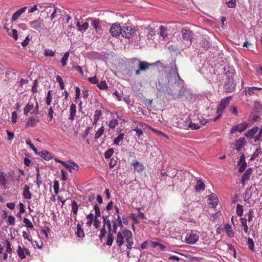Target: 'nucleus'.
Wrapping results in <instances>:
<instances>
[{"instance_id": "obj_24", "label": "nucleus", "mask_w": 262, "mask_h": 262, "mask_svg": "<svg viewBox=\"0 0 262 262\" xmlns=\"http://www.w3.org/2000/svg\"><path fill=\"white\" fill-rule=\"evenodd\" d=\"M205 184L203 181L200 180H198L196 181V184L195 186V189L196 191L203 190L205 189Z\"/></svg>"}, {"instance_id": "obj_47", "label": "nucleus", "mask_w": 262, "mask_h": 262, "mask_svg": "<svg viewBox=\"0 0 262 262\" xmlns=\"http://www.w3.org/2000/svg\"><path fill=\"white\" fill-rule=\"evenodd\" d=\"M118 124V121L117 119H113L109 122L108 126L110 128L114 129Z\"/></svg>"}, {"instance_id": "obj_57", "label": "nucleus", "mask_w": 262, "mask_h": 262, "mask_svg": "<svg viewBox=\"0 0 262 262\" xmlns=\"http://www.w3.org/2000/svg\"><path fill=\"white\" fill-rule=\"evenodd\" d=\"M117 157H116V158H113L111 159L109 163V166L110 168H113L117 164Z\"/></svg>"}, {"instance_id": "obj_33", "label": "nucleus", "mask_w": 262, "mask_h": 262, "mask_svg": "<svg viewBox=\"0 0 262 262\" xmlns=\"http://www.w3.org/2000/svg\"><path fill=\"white\" fill-rule=\"evenodd\" d=\"M36 171H37V174H36V184L37 185L38 187L39 188L40 185L42 184V180H41V178L40 176L39 170L38 167L36 168Z\"/></svg>"}, {"instance_id": "obj_20", "label": "nucleus", "mask_w": 262, "mask_h": 262, "mask_svg": "<svg viewBox=\"0 0 262 262\" xmlns=\"http://www.w3.org/2000/svg\"><path fill=\"white\" fill-rule=\"evenodd\" d=\"M65 167L67 168L70 172L72 171V169L77 171L79 168L77 164L72 161H70L68 164L67 163Z\"/></svg>"}, {"instance_id": "obj_25", "label": "nucleus", "mask_w": 262, "mask_h": 262, "mask_svg": "<svg viewBox=\"0 0 262 262\" xmlns=\"http://www.w3.org/2000/svg\"><path fill=\"white\" fill-rule=\"evenodd\" d=\"M76 235L78 237L81 238H83L85 235L84 231L82 229V226L79 223L77 224Z\"/></svg>"}, {"instance_id": "obj_5", "label": "nucleus", "mask_w": 262, "mask_h": 262, "mask_svg": "<svg viewBox=\"0 0 262 262\" xmlns=\"http://www.w3.org/2000/svg\"><path fill=\"white\" fill-rule=\"evenodd\" d=\"M181 33L183 39L185 41H188L190 45L194 38V34L192 31L187 28H184L182 29Z\"/></svg>"}, {"instance_id": "obj_6", "label": "nucleus", "mask_w": 262, "mask_h": 262, "mask_svg": "<svg viewBox=\"0 0 262 262\" xmlns=\"http://www.w3.org/2000/svg\"><path fill=\"white\" fill-rule=\"evenodd\" d=\"M124 236L127 243L126 247L128 249H131L134 244L132 232L128 229L123 230Z\"/></svg>"}, {"instance_id": "obj_54", "label": "nucleus", "mask_w": 262, "mask_h": 262, "mask_svg": "<svg viewBox=\"0 0 262 262\" xmlns=\"http://www.w3.org/2000/svg\"><path fill=\"white\" fill-rule=\"evenodd\" d=\"M52 100V96H51V91H49L48 92L47 96L46 98V104L48 105H50L51 103Z\"/></svg>"}, {"instance_id": "obj_23", "label": "nucleus", "mask_w": 262, "mask_h": 262, "mask_svg": "<svg viewBox=\"0 0 262 262\" xmlns=\"http://www.w3.org/2000/svg\"><path fill=\"white\" fill-rule=\"evenodd\" d=\"M39 119H36L33 117L30 118L26 124V126L34 127L39 122Z\"/></svg>"}, {"instance_id": "obj_12", "label": "nucleus", "mask_w": 262, "mask_h": 262, "mask_svg": "<svg viewBox=\"0 0 262 262\" xmlns=\"http://www.w3.org/2000/svg\"><path fill=\"white\" fill-rule=\"evenodd\" d=\"M218 199L215 194L212 193L210 194L209 198L208 199V203L210 207L215 208L217 205Z\"/></svg>"}, {"instance_id": "obj_4", "label": "nucleus", "mask_w": 262, "mask_h": 262, "mask_svg": "<svg viewBox=\"0 0 262 262\" xmlns=\"http://www.w3.org/2000/svg\"><path fill=\"white\" fill-rule=\"evenodd\" d=\"M226 80L225 82V89L228 93L233 92L235 88L236 83L234 81L233 76L226 73Z\"/></svg>"}, {"instance_id": "obj_10", "label": "nucleus", "mask_w": 262, "mask_h": 262, "mask_svg": "<svg viewBox=\"0 0 262 262\" xmlns=\"http://www.w3.org/2000/svg\"><path fill=\"white\" fill-rule=\"evenodd\" d=\"M231 99L232 96L227 97L222 99L217 108L216 113H223L226 107L229 104Z\"/></svg>"}, {"instance_id": "obj_49", "label": "nucleus", "mask_w": 262, "mask_h": 262, "mask_svg": "<svg viewBox=\"0 0 262 262\" xmlns=\"http://www.w3.org/2000/svg\"><path fill=\"white\" fill-rule=\"evenodd\" d=\"M38 86V81L36 79L33 82V86L31 89V91L33 94L36 93L37 92V88Z\"/></svg>"}, {"instance_id": "obj_61", "label": "nucleus", "mask_w": 262, "mask_h": 262, "mask_svg": "<svg viewBox=\"0 0 262 262\" xmlns=\"http://www.w3.org/2000/svg\"><path fill=\"white\" fill-rule=\"evenodd\" d=\"M106 230L104 225H103V227L101 229L100 233L99 235V237L100 239H102L105 236Z\"/></svg>"}, {"instance_id": "obj_36", "label": "nucleus", "mask_w": 262, "mask_h": 262, "mask_svg": "<svg viewBox=\"0 0 262 262\" xmlns=\"http://www.w3.org/2000/svg\"><path fill=\"white\" fill-rule=\"evenodd\" d=\"M55 51L49 49H46L44 50V55L45 56L53 57L55 55Z\"/></svg>"}, {"instance_id": "obj_14", "label": "nucleus", "mask_w": 262, "mask_h": 262, "mask_svg": "<svg viewBox=\"0 0 262 262\" xmlns=\"http://www.w3.org/2000/svg\"><path fill=\"white\" fill-rule=\"evenodd\" d=\"M262 90L261 88L252 86V87H246L245 89V93L246 95H252L255 94L256 91H260Z\"/></svg>"}, {"instance_id": "obj_16", "label": "nucleus", "mask_w": 262, "mask_h": 262, "mask_svg": "<svg viewBox=\"0 0 262 262\" xmlns=\"http://www.w3.org/2000/svg\"><path fill=\"white\" fill-rule=\"evenodd\" d=\"M246 143L245 139L244 138H240L235 142V148L237 151H241Z\"/></svg>"}, {"instance_id": "obj_43", "label": "nucleus", "mask_w": 262, "mask_h": 262, "mask_svg": "<svg viewBox=\"0 0 262 262\" xmlns=\"http://www.w3.org/2000/svg\"><path fill=\"white\" fill-rule=\"evenodd\" d=\"M243 206L238 204L236 206V214L239 216H242L243 213Z\"/></svg>"}, {"instance_id": "obj_42", "label": "nucleus", "mask_w": 262, "mask_h": 262, "mask_svg": "<svg viewBox=\"0 0 262 262\" xmlns=\"http://www.w3.org/2000/svg\"><path fill=\"white\" fill-rule=\"evenodd\" d=\"M181 258L177 256H169L167 258V262H179Z\"/></svg>"}, {"instance_id": "obj_31", "label": "nucleus", "mask_w": 262, "mask_h": 262, "mask_svg": "<svg viewBox=\"0 0 262 262\" xmlns=\"http://www.w3.org/2000/svg\"><path fill=\"white\" fill-rule=\"evenodd\" d=\"M114 239V237L113 233H111V232H110L107 235V241H106V244L107 246H111L113 243Z\"/></svg>"}, {"instance_id": "obj_51", "label": "nucleus", "mask_w": 262, "mask_h": 262, "mask_svg": "<svg viewBox=\"0 0 262 262\" xmlns=\"http://www.w3.org/2000/svg\"><path fill=\"white\" fill-rule=\"evenodd\" d=\"M247 245H248L249 249L250 250H251V251H253L254 244L253 239L251 238L248 237Z\"/></svg>"}, {"instance_id": "obj_45", "label": "nucleus", "mask_w": 262, "mask_h": 262, "mask_svg": "<svg viewBox=\"0 0 262 262\" xmlns=\"http://www.w3.org/2000/svg\"><path fill=\"white\" fill-rule=\"evenodd\" d=\"M8 33L9 35L13 37L15 40L18 39L17 31L16 29H13Z\"/></svg>"}, {"instance_id": "obj_7", "label": "nucleus", "mask_w": 262, "mask_h": 262, "mask_svg": "<svg viewBox=\"0 0 262 262\" xmlns=\"http://www.w3.org/2000/svg\"><path fill=\"white\" fill-rule=\"evenodd\" d=\"M199 238V235L196 232L191 231L187 234L185 241L189 244H195Z\"/></svg>"}, {"instance_id": "obj_62", "label": "nucleus", "mask_w": 262, "mask_h": 262, "mask_svg": "<svg viewBox=\"0 0 262 262\" xmlns=\"http://www.w3.org/2000/svg\"><path fill=\"white\" fill-rule=\"evenodd\" d=\"M260 151L261 150L260 148H257L252 156L251 158H250V160L252 161L254 160L256 157H257L260 153Z\"/></svg>"}, {"instance_id": "obj_38", "label": "nucleus", "mask_w": 262, "mask_h": 262, "mask_svg": "<svg viewBox=\"0 0 262 262\" xmlns=\"http://www.w3.org/2000/svg\"><path fill=\"white\" fill-rule=\"evenodd\" d=\"M23 222L25 224V226L30 229H34V226L32 222L27 218L24 217L23 219Z\"/></svg>"}, {"instance_id": "obj_32", "label": "nucleus", "mask_w": 262, "mask_h": 262, "mask_svg": "<svg viewBox=\"0 0 262 262\" xmlns=\"http://www.w3.org/2000/svg\"><path fill=\"white\" fill-rule=\"evenodd\" d=\"M17 253V254L19 256V257L21 259H23L26 258V255L25 254V249L21 248L20 246H18Z\"/></svg>"}, {"instance_id": "obj_13", "label": "nucleus", "mask_w": 262, "mask_h": 262, "mask_svg": "<svg viewBox=\"0 0 262 262\" xmlns=\"http://www.w3.org/2000/svg\"><path fill=\"white\" fill-rule=\"evenodd\" d=\"M252 172V168H248L245 173L243 174L242 179H241V183L243 186H244L245 184V182L246 181H248L250 177V176Z\"/></svg>"}, {"instance_id": "obj_15", "label": "nucleus", "mask_w": 262, "mask_h": 262, "mask_svg": "<svg viewBox=\"0 0 262 262\" xmlns=\"http://www.w3.org/2000/svg\"><path fill=\"white\" fill-rule=\"evenodd\" d=\"M27 9V7H24L18 9L17 11H16L13 15L12 17V20L13 21H16L19 17L21 15V14L24 13L26 9Z\"/></svg>"}, {"instance_id": "obj_17", "label": "nucleus", "mask_w": 262, "mask_h": 262, "mask_svg": "<svg viewBox=\"0 0 262 262\" xmlns=\"http://www.w3.org/2000/svg\"><path fill=\"white\" fill-rule=\"evenodd\" d=\"M37 155L40 156L42 158L46 160H49L53 157L52 154L47 150H43L38 152Z\"/></svg>"}, {"instance_id": "obj_58", "label": "nucleus", "mask_w": 262, "mask_h": 262, "mask_svg": "<svg viewBox=\"0 0 262 262\" xmlns=\"http://www.w3.org/2000/svg\"><path fill=\"white\" fill-rule=\"evenodd\" d=\"M59 187V186L58 182L57 181H54V184H53V189H54V192L56 194H57L58 193Z\"/></svg>"}, {"instance_id": "obj_18", "label": "nucleus", "mask_w": 262, "mask_h": 262, "mask_svg": "<svg viewBox=\"0 0 262 262\" xmlns=\"http://www.w3.org/2000/svg\"><path fill=\"white\" fill-rule=\"evenodd\" d=\"M124 237L125 236H124L123 230L122 232H119L117 233L116 243L119 247H120L124 244Z\"/></svg>"}, {"instance_id": "obj_22", "label": "nucleus", "mask_w": 262, "mask_h": 262, "mask_svg": "<svg viewBox=\"0 0 262 262\" xmlns=\"http://www.w3.org/2000/svg\"><path fill=\"white\" fill-rule=\"evenodd\" d=\"M29 189V186L27 185H26L23 190V196L26 199H30L31 198L32 194L30 192Z\"/></svg>"}, {"instance_id": "obj_27", "label": "nucleus", "mask_w": 262, "mask_h": 262, "mask_svg": "<svg viewBox=\"0 0 262 262\" xmlns=\"http://www.w3.org/2000/svg\"><path fill=\"white\" fill-rule=\"evenodd\" d=\"M125 135L124 133L120 134L114 140L113 144L115 145H119V143L122 141L124 139Z\"/></svg>"}, {"instance_id": "obj_60", "label": "nucleus", "mask_w": 262, "mask_h": 262, "mask_svg": "<svg viewBox=\"0 0 262 262\" xmlns=\"http://www.w3.org/2000/svg\"><path fill=\"white\" fill-rule=\"evenodd\" d=\"M26 143L28 144L30 147L35 152V153L37 155L38 153L37 150L34 145L31 143L30 140H27Z\"/></svg>"}, {"instance_id": "obj_44", "label": "nucleus", "mask_w": 262, "mask_h": 262, "mask_svg": "<svg viewBox=\"0 0 262 262\" xmlns=\"http://www.w3.org/2000/svg\"><path fill=\"white\" fill-rule=\"evenodd\" d=\"M78 209V207L77 202L75 201H73L72 203V209L74 214L77 215Z\"/></svg>"}, {"instance_id": "obj_9", "label": "nucleus", "mask_w": 262, "mask_h": 262, "mask_svg": "<svg viewBox=\"0 0 262 262\" xmlns=\"http://www.w3.org/2000/svg\"><path fill=\"white\" fill-rule=\"evenodd\" d=\"M88 21H91L92 26L95 29V31L98 33L102 30V21H100L99 19L89 17L86 19Z\"/></svg>"}, {"instance_id": "obj_52", "label": "nucleus", "mask_w": 262, "mask_h": 262, "mask_svg": "<svg viewBox=\"0 0 262 262\" xmlns=\"http://www.w3.org/2000/svg\"><path fill=\"white\" fill-rule=\"evenodd\" d=\"M56 80L57 82H58L59 84L60 88L61 90H63L64 89V84L62 80V78L60 76H57L56 77Z\"/></svg>"}, {"instance_id": "obj_21", "label": "nucleus", "mask_w": 262, "mask_h": 262, "mask_svg": "<svg viewBox=\"0 0 262 262\" xmlns=\"http://www.w3.org/2000/svg\"><path fill=\"white\" fill-rule=\"evenodd\" d=\"M34 106L33 103L29 100L28 103L26 104V106L24 108V115L27 116L29 112L33 108Z\"/></svg>"}, {"instance_id": "obj_63", "label": "nucleus", "mask_w": 262, "mask_h": 262, "mask_svg": "<svg viewBox=\"0 0 262 262\" xmlns=\"http://www.w3.org/2000/svg\"><path fill=\"white\" fill-rule=\"evenodd\" d=\"M246 167H247V163L246 161H244L240 165L239 169H238V172L240 173L243 172L246 169Z\"/></svg>"}, {"instance_id": "obj_30", "label": "nucleus", "mask_w": 262, "mask_h": 262, "mask_svg": "<svg viewBox=\"0 0 262 262\" xmlns=\"http://www.w3.org/2000/svg\"><path fill=\"white\" fill-rule=\"evenodd\" d=\"M69 52H66L64 53L63 57L61 59V62L63 67H65L67 64V61L69 57Z\"/></svg>"}, {"instance_id": "obj_50", "label": "nucleus", "mask_w": 262, "mask_h": 262, "mask_svg": "<svg viewBox=\"0 0 262 262\" xmlns=\"http://www.w3.org/2000/svg\"><path fill=\"white\" fill-rule=\"evenodd\" d=\"M94 209L95 210V216L94 218H98L100 216V208L97 204L94 206Z\"/></svg>"}, {"instance_id": "obj_29", "label": "nucleus", "mask_w": 262, "mask_h": 262, "mask_svg": "<svg viewBox=\"0 0 262 262\" xmlns=\"http://www.w3.org/2000/svg\"><path fill=\"white\" fill-rule=\"evenodd\" d=\"M258 127L257 126L254 127L248 131L247 136L248 137L252 138L258 132Z\"/></svg>"}, {"instance_id": "obj_28", "label": "nucleus", "mask_w": 262, "mask_h": 262, "mask_svg": "<svg viewBox=\"0 0 262 262\" xmlns=\"http://www.w3.org/2000/svg\"><path fill=\"white\" fill-rule=\"evenodd\" d=\"M237 127L238 128V132H243L244 131L248 126L249 124L246 122H242L239 124H237Z\"/></svg>"}, {"instance_id": "obj_1", "label": "nucleus", "mask_w": 262, "mask_h": 262, "mask_svg": "<svg viewBox=\"0 0 262 262\" xmlns=\"http://www.w3.org/2000/svg\"><path fill=\"white\" fill-rule=\"evenodd\" d=\"M184 81L180 77L178 69L174 64L169 71L167 76L165 77V91L171 98L174 97L179 99L184 95L186 89L184 88Z\"/></svg>"}, {"instance_id": "obj_8", "label": "nucleus", "mask_w": 262, "mask_h": 262, "mask_svg": "<svg viewBox=\"0 0 262 262\" xmlns=\"http://www.w3.org/2000/svg\"><path fill=\"white\" fill-rule=\"evenodd\" d=\"M110 32L112 36L117 37L121 33V27L119 23H116L111 26Z\"/></svg>"}, {"instance_id": "obj_53", "label": "nucleus", "mask_w": 262, "mask_h": 262, "mask_svg": "<svg viewBox=\"0 0 262 262\" xmlns=\"http://www.w3.org/2000/svg\"><path fill=\"white\" fill-rule=\"evenodd\" d=\"M23 237L25 238V239H28L29 242H32V237L30 236V231H28V232H26L25 231H24L23 232Z\"/></svg>"}, {"instance_id": "obj_39", "label": "nucleus", "mask_w": 262, "mask_h": 262, "mask_svg": "<svg viewBox=\"0 0 262 262\" xmlns=\"http://www.w3.org/2000/svg\"><path fill=\"white\" fill-rule=\"evenodd\" d=\"M225 230L226 231V233H227L228 235L230 237H233L234 235V232L233 231L231 227L228 225L225 227Z\"/></svg>"}, {"instance_id": "obj_26", "label": "nucleus", "mask_w": 262, "mask_h": 262, "mask_svg": "<svg viewBox=\"0 0 262 262\" xmlns=\"http://www.w3.org/2000/svg\"><path fill=\"white\" fill-rule=\"evenodd\" d=\"M149 246L150 247L153 248H155L158 247L160 250H164V245H163L161 244H160L157 242H152L149 241Z\"/></svg>"}, {"instance_id": "obj_3", "label": "nucleus", "mask_w": 262, "mask_h": 262, "mask_svg": "<svg viewBox=\"0 0 262 262\" xmlns=\"http://www.w3.org/2000/svg\"><path fill=\"white\" fill-rule=\"evenodd\" d=\"M134 33L135 30L129 23L125 24L123 27H121V33L120 35L125 38H130Z\"/></svg>"}, {"instance_id": "obj_64", "label": "nucleus", "mask_w": 262, "mask_h": 262, "mask_svg": "<svg viewBox=\"0 0 262 262\" xmlns=\"http://www.w3.org/2000/svg\"><path fill=\"white\" fill-rule=\"evenodd\" d=\"M8 221L10 225H14L15 224V219L13 216L10 215L8 216Z\"/></svg>"}, {"instance_id": "obj_35", "label": "nucleus", "mask_w": 262, "mask_h": 262, "mask_svg": "<svg viewBox=\"0 0 262 262\" xmlns=\"http://www.w3.org/2000/svg\"><path fill=\"white\" fill-rule=\"evenodd\" d=\"M260 118V116L259 115H250L249 116L248 121H249V123L252 124L254 122L257 121Z\"/></svg>"}, {"instance_id": "obj_59", "label": "nucleus", "mask_w": 262, "mask_h": 262, "mask_svg": "<svg viewBox=\"0 0 262 262\" xmlns=\"http://www.w3.org/2000/svg\"><path fill=\"white\" fill-rule=\"evenodd\" d=\"M54 110L52 106H51L48 110L49 120L51 121L53 119Z\"/></svg>"}, {"instance_id": "obj_48", "label": "nucleus", "mask_w": 262, "mask_h": 262, "mask_svg": "<svg viewBox=\"0 0 262 262\" xmlns=\"http://www.w3.org/2000/svg\"><path fill=\"white\" fill-rule=\"evenodd\" d=\"M114 149L113 148H109L104 153V157L105 159L110 158L113 154H114Z\"/></svg>"}, {"instance_id": "obj_46", "label": "nucleus", "mask_w": 262, "mask_h": 262, "mask_svg": "<svg viewBox=\"0 0 262 262\" xmlns=\"http://www.w3.org/2000/svg\"><path fill=\"white\" fill-rule=\"evenodd\" d=\"M97 85L100 90H104L107 89V85L105 81L98 82Z\"/></svg>"}, {"instance_id": "obj_41", "label": "nucleus", "mask_w": 262, "mask_h": 262, "mask_svg": "<svg viewBox=\"0 0 262 262\" xmlns=\"http://www.w3.org/2000/svg\"><path fill=\"white\" fill-rule=\"evenodd\" d=\"M7 181L6 179V175L4 172H0V184L5 186L6 184Z\"/></svg>"}, {"instance_id": "obj_19", "label": "nucleus", "mask_w": 262, "mask_h": 262, "mask_svg": "<svg viewBox=\"0 0 262 262\" xmlns=\"http://www.w3.org/2000/svg\"><path fill=\"white\" fill-rule=\"evenodd\" d=\"M70 117L69 119L71 121H73L76 116V106L75 104L72 103L70 105Z\"/></svg>"}, {"instance_id": "obj_34", "label": "nucleus", "mask_w": 262, "mask_h": 262, "mask_svg": "<svg viewBox=\"0 0 262 262\" xmlns=\"http://www.w3.org/2000/svg\"><path fill=\"white\" fill-rule=\"evenodd\" d=\"M254 108L257 112L260 113L262 111V104L259 101L254 102Z\"/></svg>"}, {"instance_id": "obj_2", "label": "nucleus", "mask_w": 262, "mask_h": 262, "mask_svg": "<svg viewBox=\"0 0 262 262\" xmlns=\"http://www.w3.org/2000/svg\"><path fill=\"white\" fill-rule=\"evenodd\" d=\"M29 26L34 30L37 31L39 33H42L48 29L51 28L50 25H49L48 27H46L43 23L42 19L38 18L29 22Z\"/></svg>"}, {"instance_id": "obj_55", "label": "nucleus", "mask_w": 262, "mask_h": 262, "mask_svg": "<svg viewBox=\"0 0 262 262\" xmlns=\"http://www.w3.org/2000/svg\"><path fill=\"white\" fill-rule=\"evenodd\" d=\"M134 127H138V128L143 131L146 129V124L143 122H137L136 126Z\"/></svg>"}, {"instance_id": "obj_56", "label": "nucleus", "mask_w": 262, "mask_h": 262, "mask_svg": "<svg viewBox=\"0 0 262 262\" xmlns=\"http://www.w3.org/2000/svg\"><path fill=\"white\" fill-rule=\"evenodd\" d=\"M200 44L206 49H208L210 46V43L209 41L206 40L205 39H202Z\"/></svg>"}, {"instance_id": "obj_11", "label": "nucleus", "mask_w": 262, "mask_h": 262, "mask_svg": "<svg viewBox=\"0 0 262 262\" xmlns=\"http://www.w3.org/2000/svg\"><path fill=\"white\" fill-rule=\"evenodd\" d=\"M159 64H162L160 61H157L156 62L152 63H148L145 61H139L138 67L140 68V70L146 71L149 68L150 66H158Z\"/></svg>"}, {"instance_id": "obj_37", "label": "nucleus", "mask_w": 262, "mask_h": 262, "mask_svg": "<svg viewBox=\"0 0 262 262\" xmlns=\"http://www.w3.org/2000/svg\"><path fill=\"white\" fill-rule=\"evenodd\" d=\"M104 131V128L103 126H102L96 133L95 135V139H99L103 134Z\"/></svg>"}, {"instance_id": "obj_40", "label": "nucleus", "mask_w": 262, "mask_h": 262, "mask_svg": "<svg viewBox=\"0 0 262 262\" xmlns=\"http://www.w3.org/2000/svg\"><path fill=\"white\" fill-rule=\"evenodd\" d=\"M86 218L88 220V221L86 222V224L88 226L90 227L92 224L93 220L94 219V215L93 213H90L86 215Z\"/></svg>"}]
</instances>
